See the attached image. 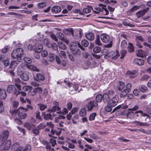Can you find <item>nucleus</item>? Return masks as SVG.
Segmentation results:
<instances>
[{
	"label": "nucleus",
	"mask_w": 151,
	"mask_h": 151,
	"mask_svg": "<svg viewBox=\"0 0 151 151\" xmlns=\"http://www.w3.org/2000/svg\"><path fill=\"white\" fill-rule=\"evenodd\" d=\"M33 132L34 134H35L36 135H37L39 133V130L37 129H36L35 127H34L33 128Z\"/></svg>",
	"instance_id": "58"
},
{
	"label": "nucleus",
	"mask_w": 151,
	"mask_h": 151,
	"mask_svg": "<svg viewBox=\"0 0 151 151\" xmlns=\"http://www.w3.org/2000/svg\"><path fill=\"white\" fill-rule=\"evenodd\" d=\"M50 141L52 147H54L55 145H57L56 141L53 139H50Z\"/></svg>",
	"instance_id": "64"
},
{
	"label": "nucleus",
	"mask_w": 151,
	"mask_h": 151,
	"mask_svg": "<svg viewBox=\"0 0 151 151\" xmlns=\"http://www.w3.org/2000/svg\"><path fill=\"white\" fill-rule=\"evenodd\" d=\"M51 47L53 50H56L57 48V45L55 43H53L51 44Z\"/></svg>",
	"instance_id": "61"
},
{
	"label": "nucleus",
	"mask_w": 151,
	"mask_h": 151,
	"mask_svg": "<svg viewBox=\"0 0 151 151\" xmlns=\"http://www.w3.org/2000/svg\"><path fill=\"white\" fill-rule=\"evenodd\" d=\"M81 44L82 46L86 47L88 45L89 43L87 40H83L81 42Z\"/></svg>",
	"instance_id": "28"
},
{
	"label": "nucleus",
	"mask_w": 151,
	"mask_h": 151,
	"mask_svg": "<svg viewBox=\"0 0 151 151\" xmlns=\"http://www.w3.org/2000/svg\"><path fill=\"white\" fill-rule=\"evenodd\" d=\"M103 99L104 101H106L109 100V96L107 93H104L103 96Z\"/></svg>",
	"instance_id": "34"
},
{
	"label": "nucleus",
	"mask_w": 151,
	"mask_h": 151,
	"mask_svg": "<svg viewBox=\"0 0 151 151\" xmlns=\"http://www.w3.org/2000/svg\"><path fill=\"white\" fill-rule=\"evenodd\" d=\"M128 51L130 52H132L134 51V47L132 44L131 43H129L128 47Z\"/></svg>",
	"instance_id": "33"
},
{
	"label": "nucleus",
	"mask_w": 151,
	"mask_h": 151,
	"mask_svg": "<svg viewBox=\"0 0 151 151\" xmlns=\"http://www.w3.org/2000/svg\"><path fill=\"white\" fill-rule=\"evenodd\" d=\"M24 127L27 128L29 130H30L32 128L34 127V125L33 124L30 125L29 123H26L24 124Z\"/></svg>",
	"instance_id": "38"
},
{
	"label": "nucleus",
	"mask_w": 151,
	"mask_h": 151,
	"mask_svg": "<svg viewBox=\"0 0 151 151\" xmlns=\"http://www.w3.org/2000/svg\"><path fill=\"white\" fill-rule=\"evenodd\" d=\"M23 59L24 60V61L26 63V64H29L32 62V60L31 59L28 57H25L24 58H23Z\"/></svg>",
	"instance_id": "31"
},
{
	"label": "nucleus",
	"mask_w": 151,
	"mask_h": 151,
	"mask_svg": "<svg viewBox=\"0 0 151 151\" xmlns=\"http://www.w3.org/2000/svg\"><path fill=\"white\" fill-rule=\"evenodd\" d=\"M51 117V114H45L44 116V118L45 119H50Z\"/></svg>",
	"instance_id": "62"
},
{
	"label": "nucleus",
	"mask_w": 151,
	"mask_h": 151,
	"mask_svg": "<svg viewBox=\"0 0 151 151\" xmlns=\"http://www.w3.org/2000/svg\"><path fill=\"white\" fill-rule=\"evenodd\" d=\"M121 108H122L124 109H125L127 108V105L124 106L122 105H119L115 108L113 110L112 112H114L115 111L118 109H120Z\"/></svg>",
	"instance_id": "30"
},
{
	"label": "nucleus",
	"mask_w": 151,
	"mask_h": 151,
	"mask_svg": "<svg viewBox=\"0 0 151 151\" xmlns=\"http://www.w3.org/2000/svg\"><path fill=\"white\" fill-rule=\"evenodd\" d=\"M44 79V76L42 74L40 73L37 74L36 77L34 78V80L37 81H39L40 80L43 81Z\"/></svg>",
	"instance_id": "16"
},
{
	"label": "nucleus",
	"mask_w": 151,
	"mask_h": 151,
	"mask_svg": "<svg viewBox=\"0 0 151 151\" xmlns=\"http://www.w3.org/2000/svg\"><path fill=\"white\" fill-rule=\"evenodd\" d=\"M149 9V8L147 7L146 9H145L139 11L136 13L137 16L139 18L143 16Z\"/></svg>",
	"instance_id": "12"
},
{
	"label": "nucleus",
	"mask_w": 151,
	"mask_h": 151,
	"mask_svg": "<svg viewBox=\"0 0 151 151\" xmlns=\"http://www.w3.org/2000/svg\"><path fill=\"white\" fill-rule=\"evenodd\" d=\"M28 111L27 109L22 107H19L18 109V116L22 119H25L27 117V114L24 112Z\"/></svg>",
	"instance_id": "5"
},
{
	"label": "nucleus",
	"mask_w": 151,
	"mask_h": 151,
	"mask_svg": "<svg viewBox=\"0 0 151 151\" xmlns=\"http://www.w3.org/2000/svg\"><path fill=\"white\" fill-rule=\"evenodd\" d=\"M95 43L97 45H101L102 43L100 40L99 36V35H97L96 38V39L95 41Z\"/></svg>",
	"instance_id": "37"
},
{
	"label": "nucleus",
	"mask_w": 151,
	"mask_h": 151,
	"mask_svg": "<svg viewBox=\"0 0 151 151\" xmlns=\"http://www.w3.org/2000/svg\"><path fill=\"white\" fill-rule=\"evenodd\" d=\"M21 78L24 81H27L29 78V75L27 73H24L20 76Z\"/></svg>",
	"instance_id": "21"
},
{
	"label": "nucleus",
	"mask_w": 151,
	"mask_h": 151,
	"mask_svg": "<svg viewBox=\"0 0 151 151\" xmlns=\"http://www.w3.org/2000/svg\"><path fill=\"white\" fill-rule=\"evenodd\" d=\"M41 55L43 57H45L48 55L47 52L46 50H44L42 52Z\"/></svg>",
	"instance_id": "63"
},
{
	"label": "nucleus",
	"mask_w": 151,
	"mask_h": 151,
	"mask_svg": "<svg viewBox=\"0 0 151 151\" xmlns=\"http://www.w3.org/2000/svg\"><path fill=\"white\" fill-rule=\"evenodd\" d=\"M61 132H57L55 130L53 129V128L51 129V130L50 131V133L52 135H54V134H56L57 135H59Z\"/></svg>",
	"instance_id": "49"
},
{
	"label": "nucleus",
	"mask_w": 151,
	"mask_h": 151,
	"mask_svg": "<svg viewBox=\"0 0 151 151\" xmlns=\"http://www.w3.org/2000/svg\"><path fill=\"white\" fill-rule=\"evenodd\" d=\"M98 104L95 101H90L86 105V107L88 111H91L93 107L96 106H98Z\"/></svg>",
	"instance_id": "7"
},
{
	"label": "nucleus",
	"mask_w": 151,
	"mask_h": 151,
	"mask_svg": "<svg viewBox=\"0 0 151 151\" xmlns=\"http://www.w3.org/2000/svg\"><path fill=\"white\" fill-rule=\"evenodd\" d=\"M95 10H93L94 13L98 14L100 13V12L101 11L102 9L99 8L97 7L95 8Z\"/></svg>",
	"instance_id": "59"
},
{
	"label": "nucleus",
	"mask_w": 151,
	"mask_h": 151,
	"mask_svg": "<svg viewBox=\"0 0 151 151\" xmlns=\"http://www.w3.org/2000/svg\"><path fill=\"white\" fill-rule=\"evenodd\" d=\"M114 106H110L109 104V102L107 104V106L105 107V109L106 111L108 112H110L112 109V107Z\"/></svg>",
	"instance_id": "40"
},
{
	"label": "nucleus",
	"mask_w": 151,
	"mask_h": 151,
	"mask_svg": "<svg viewBox=\"0 0 151 151\" xmlns=\"http://www.w3.org/2000/svg\"><path fill=\"white\" fill-rule=\"evenodd\" d=\"M139 88L140 91L142 92H144L147 90V88L143 85L140 86L139 87Z\"/></svg>",
	"instance_id": "43"
},
{
	"label": "nucleus",
	"mask_w": 151,
	"mask_h": 151,
	"mask_svg": "<svg viewBox=\"0 0 151 151\" xmlns=\"http://www.w3.org/2000/svg\"><path fill=\"white\" fill-rule=\"evenodd\" d=\"M4 142H2V141L1 142V145L4 147V149L5 150H8L11 145V141L9 140H8L6 141H4Z\"/></svg>",
	"instance_id": "9"
},
{
	"label": "nucleus",
	"mask_w": 151,
	"mask_h": 151,
	"mask_svg": "<svg viewBox=\"0 0 151 151\" xmlns=\"http://www.w3.org/2000/svg\"><path fill=\"white\" fill-rule=\"evenodd\" d=\"M77 46L76 43L74 42H71L70 43V48L72 50H75L77 48Z\"/></svg>",
	"instance_id": "25"
},
{
	"label": "nucleus",
	"mask_w": 151,
	"mask_h": 151,
	"mask_svg": "<svg viewBox=\"0 0 151 151\" xmlns=\"http://www.w3.org/2000/svg\"><path fill=\"white\" fill-rule=\"evenodd\" d=\"M119 52L116 50L115 51H111L107 54H106L104 56L105 59H108L111 57L112 59L115 60L119 57Z\"/></svg>",
	"instance_id": "4"
},
{
	"label": "nucleus",
	"mask_w": 151,
	"mask_h": 151,
	"mask_svg": "<svg viewBox=\"0 0 151 151\" xmlns=\"http://www.w3.org/2000/svg\"><path fill=\"white\" fill-rule=\"evenodd\" d=\"M127 51L125 50H122L121 52V56L120 57L121 59H123L126 54Z\"/></svg>",
	"instance_id": "57"
},
{
	"label": "nucleus",
	"mask_w": 151,
	"mask_h": 151,
	"mask_svg": "<svg viewBox=\"0 0 151 151\" xmlns=\"http://www.w3.org/2000/svg\"><path fill=\"white\" fill-rule=\"evenodd\" d=\"M126 74L129 78H133L137 76V70L128 71L127 72Z\"/></svg>",
	"instance_id": "11"
},
{
	"label": "nucleus",
	"mask_w": 151,
	"mask_h": 151,
	"mask_svg": "<svg viewBox=\"0 0 151 151\" xmlns=\"http://www.w3.org/2000/svg\"><path fill=\"white\" fill-rule=\"evenodd\" d=\"M103 96L102 95L99 94L96 97V102H101Z\"/></svg>",
	"instance_id": "36"
},
{
	"label": "nucleus",
	"mask_w": 151,
	"mask_h": 151,
	"mask_svg": "<svg viewBox=\"0 0 151 151\" xmlns=\"http://www.w3.org/2000/svg\"><path fill=\"white\" fill-rule=\"evenodd\" d=\"M138 113H139L141 114V116H149L147 114L143 113V111H136L135 112V114H136Z\"/></svg>",
	"instance_id": "50"
},
{
	"label": "nucleus",
	"mask_w": 151,
	"mask_h": 151,
	"mask_svg": "<svg viewBox=\"0 0 151 151\" xmlns=\"http://www.w3.org/2000/svg\"><path fill=\"white\" fill-rule=\"evenodd\" d=\"M119 100V97L117 95H115L109 102V104L110 106H115Z\"/></svg>",
	"instance_id": "8"
},
{
	"label": "nucleus",
	"mask_w": 151,
	"mask_h": 151,
	"mask_svg": "<svg viewBox=\"0 0 151 151\" xmlns=\"http://www.w3.org/2000/svg\"><path fill=\"white\" fill-rule=\"evenodd\" d=\"M39 109L41 111L44 110L47 107V106L42 104H38Z\"/></svg>",
	"instance_id": "42"
},
{
	"label": "nucleus",
	"mask_w": 151,
	"mask_h": 151,
	"mask_svg": "<svg viewBox=\"0 0 151 151\" xmlns=\"http://www.w3.org/2000/svg\"><path fill=\"white\" fill-rule=\"evenodd\" d=\"M135 64L139 65H142L144 64V60L142 59L135 58L134 60V62Z\"/></svg>",
	"instance_id": "14"
},
{
	"label": "nucleus",
	"mask_w": 151,
	"mask_h": 151,
	"mask_svg": "<svg viewBox=\"0 0 151 151\" xmlns=\"http://www.w3.org/2000/svg\"><path fill=\"white\" fill-rule=\"evenodd\" d=\"M72 51V53L74 55H79L81 54V51L80 49H77L76 51H75V50H74Z\"/></svg>",
	"instance_id": "41"
},
{
	"label": "nucleus",
	"mask_w": 151,
	"mask_h": 151,
	"mask_svg": "<svg viewBox=\"0 0 151 151\" xmlns=\"http://www.w3.org/2000/svg\"><path fill=\"white\" fill-rule=\"evenodd\" d=\"M6 97V93L5 90L0 88V98L4 99Z\"/></svg>",
	"instance_id": "17"
},
{
	"label": "nucleus",
	"mask_w": 151,
	"mask_h": 151,
	"mask_svg": "<svg viewBox=\"0 0 151 151\" xmlns=\"http://www.w3.org/2000/svg\"><path fill=\"white\" fill-rule=\"evenodd\" d=\"M9 133L8 131H3L1 134L0 139L2 142L6 140L9 136Z\"/></svg>",
	"instance_id": "10"
},
{
	"label": "nucleus",
	"mask_w": 151,
	"mask_h": 151,
	"mask_svg": "<svg viewBox=\"0 0 151 151\" xmlns=\"http://www.w3.org/2000/svg\"><path fill=\"white\" fill-rule=\"evenodd\" d=\"M100 37L102 41L106 43L110 42L109 44L105 45L106 47L109 48L112 46V42L110 41V38L108 35L106 34H103L101 35Z\"/></svg>",
	"instance_id": "3"
},
{
	"label": "nucleus",
	"mask_w": 151,
	"mask_h": 151,
	"mask_svg": "<svg viewBox=\"0 0 151 151\" xmlns=\"http://www.w3.org/2000/svg\"><path fill=\"white\" fill-rule=\"evenodd\" d=\"M132 87V85L130 83H128L125 86L123 82H119L117 85L118 89L119 91H122L121 94V96L125 97L130 91Z\"/></svg>",
	"instance_id": "1"
},
{
	"label": "nucleus",
	"mask_w": 151,
	"mask_h": 151,
	"mask_svg": "<svg viewBox=\"0 0 151 151\" xmlns=\"http://www.w3.org/2000/svg\"><path fill=\"white\" fill-rule=\"evenodd\" d=\"M16 88L14 86L9 85L7 87V91L9 93H14L16 91Z\"/></svg>",
	"instance_id": "13"
},
{
	"label": "nucleus",
	"mask_w": 151,
	"mask_h": 151,
	"mask_svg": "<svg viewBox=\"0 0 151 151\" xmlns=\"http://www.w3.org/2000/svg\"><path fill=\"white\" fill-rule=\"evenodd\" d=\"M67 31V34L72 35V37L73 38L74 37V35L73 29H68Z\"/></svg>",
	"instance_id": "53"
},
{
	"label": "nucleus",
	"mask_w": 151,
	"mask_h": 151,
	"mask_svg": "<svg viewBox=\"0 0 151 151\" xmlns=\"http://www.w3.org/2000/svg\"><path fill=\"white\" fill-rule=\"evenodd\" d=\"M86 37L88 40L92 41L94 38V34L91 32H89L86 35Z\"/></svg>",
	"instance_id": "18"
},
{
	"label": "nucleus",
	"mask_w": 151,
	"mask_h": 151,
	"mask_svg": "<svg viewBox=\"0 0 151 151\" xmlns=\"http://www.w3.org/2000/svg\"><path fill=\"white\" fill-rule=\"evenodd\" d=\"M96 116V113L91 114H90L89 117V120L90 121H92L94 120Z\"/></svg>",
	"instance_id": "45"
},
{
	"label": "nucleus",
	"mask_w": 151,
	"mask_h": 151,
	"mask_svg": "<svg viewBox=\"0 0 151 151\" xmlns=\"http://www.w3.org/2000/svg\"><path fill=\"white\" fill-rule=\"evenodd\" d=\"M137 54L138 56L143 57L145 55V53L142 50H140L137 51Z\"/></svg>",
	"instance_id": "27"
},
{
	"label": "nucleus",
	"mask_w": 151,
	"mask_h": 151,
	"mask_svg": "<svg viewBox=\"0 0 151 151\" xmlns=\"http://www.w3.org/2000/svg\"><path fill=\"white\" fill-rule=\"evenodd\" d=\"M79 114L81 117H84L86 114V111L85 109H82L80 111Z\"/></svg>",
	"instance_id": "26"
},
{
	"label": "nucleus",
	"mask_w": 151,
	"mask_h": 151,
	"mask_svg": "<svg viewBox=\"0 0 151 151\" xmlns=\"http://www.w3.org/2000/svg\"><path fill=\"white\" fill-rule=\"evenodd\" d=\"M32 87L31 86H25L23 87V90L24 91H27L29 90H31Z\"/></svg>",
	"instance_id": "52"
},
{
	"label": "nucleus",
	"mask_w": 151,
	"mask_h": 151,
	"mask_svg": "<svg viewBox=\"0 0 151 151\" xmlns=\"http://www.w3.org/2000/svg\"><path fill=\"white\" fill-rule=\"evenodd\" d=\"M9 48L8 46H6L2 49V52L3 53H6L8 51Z\"/></svg>",
	"instance_id": "60"
},
{
	"label": "nucleus",
	"mask_w": 151,
	"mask_h": 151,
	"mask_svg": "<svg viewBox=\"0 0 151 151\" xmlns=\"http://www.w3.org/2000/svg\"><path fill=\"white\" fill-rule=\"evenodd\" d=\"M31 149V147L30 145H26L24 148L23 147L22 151H30Z\"/></svg>",
	"instance_id": "54"
},
{
	"label": "nucleus",
	"mask_w": 151,
	"mask_h": 151,
	"mask_svg": "<svg viewBox=\"0 0 151 151\" xmlns=\"http://www.w3.org/2000/svg\"><path fill=\"white\" fill-rule=\"evenodd\" d=\"M127 43L125 40H123L121 43V46L122 48H124L127 47Z\"/></svg>",
	"instance_id": "56"
},
{
	"label": "nucleus",
	"mask_w": 151,
	"mask_h": 151,
	"mask_svg": "<svg viewBox=\"0 0 151 151\" xmlns=\"http://www.w3.org/2000/svg\"><path fill=\"white\" fill-rule=\"evenodd\" d=\"M55 55L54 54L50 53L49 54L47 58V59L50 62H53L55 60Z\"/></svg>",
	"instance_id": "22"
},
{
	"label": "nucleus",
	"mask_w": 151,
	"mask_h": 151,
	"mask_svg": "<svg viewBox=\"0 0 151 151\" xmlns=\"http://www.w3.org/2000/svg\"><path fill=\"white\" fill-rule=\"evenodd\" d=\"M2 62L5 66H8L9 64V59L8 58H6L5 60L2 61Z\"/></svg>",
	"instance_id": "44"
},
{
	"label": "nucleus",
	"mask_w": 151,
	"mask_h": 151,
	"mask_svg": "<svg viewBox=\"0 0 151 151\" xmlns=\"http://www.w3.org/2000/svg\"><path fill=\"white\" fill-rule=\"evenodd\" d=\"M23 50L21 48H19L14 50L11 53V57L13 59H17L18 62H21L23 60Z\"/></svg>",
	"instance_id": "2"
},
{
	"label": "nucleus",
	"mask_w": 151,
	"mask_h": 151,
	"mask_svg": "<svg viewBox=\"0 0 151 151\" xmlns=\"http://www.w3.org/2000/svg\"><path fill=\"white\" fill-rule=\"evenodd\" d=\"M43 47V46L42 45H40L35 49V52H40L41 51Z\"/></svg>",
	"instance_id": "35"
},
{
	"label": "nucleus",
	"mask_w": 151,
	"mask_h": 151,
	"mask_svg": "<svg viewBox=\"0 0 151 151\" xmlns=\"http://www.w3.org/2000/svg\"><path fill=\"white\" fill-rule=\"evenodd\" d=\"M18 109L16 110H15L12 111H10V112L12 114V116H16L17 115V114H18L19 111Z\"/></svg>",
	"instance_id": "51"
},
{
	"label": "nucleus",
	"mask_w": 151,
	"mask_h": 151,
	"mask_svg": "<svg viewBox=\"0 0 151 151\" xmlns=\"http://www.w3.org/2000/svg\"><path fill=\"white\" fill-rule=\"evenodd\" d=\"M58 45L59 47L62 50H65L66 49V46L65 45L63 44L62 42H58Z\"/></svg>",
	"instance_id": "29"
},
{
	"label": "nucleus",
	"mask_w": 151,
	"mask_h": 151,
	"mask_svg": "<svg viewBox=\"0 0 151 151\" xmlns=\"http://www.w3.org/2000/svg\"><path fill=\"white\" fill-rule=\"evenodd\" d=\"M101 51V48L99 47H96L93 49V51L95 53H99Z\"/></svg>",
	"instance_id": "48"
},
{
	"label": "nucleus",
	"mask_w": 151,
	"mask_h": 151,
	"mask_svg": "<svg viewBox=\"0 0 151 151\" xmlns=\"http://www.w3.org/2000/svg\"><path fill=\"white\" fill-rule=\"evenodd\" d=\"M47 5V4L46 2H41L37 4V6L40 8H43L45 7Z\"/></svg>",
	"instance_id": "55"
},
{
	"label": "nucleus",
	"mask_w": 151,
	"mask_h": 151,
	"mask_svg": "<svg viewBox=\"0 0 151 151\" xmlns=\"http://www.w3.org/2000/svg\"><path fill=\"white\" fill-rule=\"evenodd\" d=\"M60 108L57 106H53L51 109L47 110V111L49 112H53L55 111H59L60 110Z\"/></svg>",
	"instance_id": "24"
},
{
	"label": "nucleus",
	"mask_w": 151,
	"mask_h": 151,
	"mask_svg": "<svg viewBox=\"0 0 151 151\" xmlns=\"http://www.w3.org/2000/svg\"><path fill=\"white\" fill-rule=\"evenodd\" d=\"M93 8L91 6L88 7L87 8L84 9L83 10V12H82L83 13V15L90 12L91 10H93Z\"/></svg>",
	"instance_id": "23"
},
{
	"label": "nucleus",
	"mask_w": 151,
	"mask_h": 151,
	"mask_svg": "<svg viewBox=\"0 0 151 151\" xmlns=\"http://www.w3.org/2000/svg\"><path fill=\"white\" fill-rule=\"evenodd\" d=\"M43 43L44 45H46L48 47H51V44L48 39H45L43 41Z\"/></svg>",
	"instance_id": "32"
},
{
	"label": "nucleus",
	"mask_w": 151,
	"mask_h": 151,
	"mask_svg": "<svg viewBox=\"0 0 151 151\" xmlns=\"http://www.w3.org/2000/svg\"><path fill=\"white\" fill-rule=\"evenodd\" d=\"M149 78V77L147 75H145L140 79L141 81H145L147 80Z\"/></svg>",
	"instance_id": "47"
},
{
	"label": "nucleus",
	"mask_w": 151,
	"mask_h": 151,
	"mask_svg": "<svg viewBox=\"0 0 151 151\" xmlns=\"http://www.w3.org/2000/svg\"><path fill=\"white\" fill-rule=\"evenodd\" d=\"M17 63L16 61H13L11 63L10 67L12 68H15V67L17 65Z\"/></svg>",
	"instance_id": "46"
},
{
	"label": "nucleus",
	"mask_w": 151,
	"mask_h": 151,
	"mask_svg": "<svg viewBox=\"0 0 151 151\" xmlns=\"http://www.w3.org/2000/svg\"><path fill=\"white\" fill-rule=\"evenodd\" d=\"M37 91L35 89L30 90V91H29L28 94L29 95L31 96H34L36 94Z\"/></svg>",
	"instance_id": "39"
},
{
	"label": "nucleus",
	"mask_w": 151,
	"mask_h": 151,
	"mask_svg": "<svg viewBox=\"0 0 151 151\" xmlns=\"http://www.w3.org/2000/svg\"><path fill=\"white\" fill-rule=\"evenodd\" d=\"M25 65L27 68L31 70L37 72H38L39 71V69L32 65L26 64Z\"/></svg>",
	"instance_id": "15"
},
{
	"label": "nucleus",
	"mask_w": 151,
	"mask_h": 151,
	"mask_svg": "<svg viewBox=\"0 0 151 151\" xmlns=\"http://www.w3.org/2000/svg\"><path fill=\"white\" fill-rule=\"evenodd\" d=\"M61 10L60 7L59 6H54L51 9L52 11L53 12L55 13H58L60 12Z\"/></svg>",
	"instance_id": "20"
},
{
	"label": "nucleus",
	"mask_w": 151,
	"mask_h": 151,
	"mask_svg": "<svg viewBox=\"0 0 151 151\" xmlns=\"http://www.w3.org/2000/svg\"><path fill=\"white\" fill-rule=\"evenodd\" d=\"M99 6H102V8L103 10L102 9L101 11L102 12L103 14L105 15H108L109 14V12L108 9L106 8H105V7H106L104 5H103L102 4H99Z\"/></svg>",
	"instance_id": "19"
},
{
	"label": "nucleus",
	"mask_w": 151,
	"mask_h": 151,
	"mask_svg": "<svg viewBox=\"0 0 151 151\" xmlns=\"http://www.w3.org/2000/svg\"><path fill=\"white\" fill-rule=\"evenodd\" d=\"M11 149L12 151H22L23 147L21 146L18 143H15L12 145Z\"/></svg>",
	"instance_id": "6"
}]
</instances>
